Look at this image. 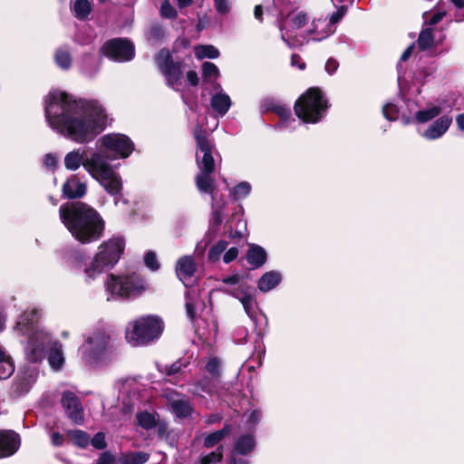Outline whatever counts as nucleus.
Returning a JSON list of instances; mask_svg holds the SVG:
<instances>
[{
    "label": "nucleus",
    "mask_w": 464,
    "mask_h": 464,
    "mask_svg": "<svg viewBox=\"0 0 464 464\" xmlns=\"http://www.w3.org/2000/svg\"><path fill=\"white\" fill-rule=\"evenodd\" d=\"M343 15L344 9L343 7H341L330 16L329 22H327V24H325V26L327 27L325 33L321 36H316L315 40L322 41L323 39L334 34L335 31L334 24L338 23L343 18Z\"/></svg>",
    "instance_id": "obj_38"
},
{
    "label": "nucleus",
    "mask_w": 464,
    "mask_h": 464,
    "mask_svg": "<svg viewBox=\"0 0 464 464\" xmlns=\"http://www.w3.org/2000/svg\"><path fill=\"white\" fill-rule=\"evenodd\" d=\"M256 445L255 431L250 430L248 433L242 434L235 440L232 453L241 456L248 455L254 451Z\"/></svg>",
    "instance_id": "obj_22"
},
{
    "label": "nucleus",
    "mask_w": 464,
    "mask_h": 464,
    "mask_svg": "<svg viewBox=\"0 0 464 464\" xmlns=\"http://www.w3.org/2000/svg\"><path fill=\"white\" fill-rule=\"evenodd\" d=\"M282 281V275L278 271H268L257 281V288L260 292L266 293L275 289Z\"/></svg>",
    "instance_id": "obj_27"
},
{
    "label": "nucleus",
    "mask_w": 464,
    "mask_h": 464,
    "mask_svg": "<svg viewBox=\"0 0 464 464\" xmlns=\"http://www.w3.org/2000/svg\"><path fill=\"white\" fill-rule=\"evenodd\" d=\"M246 259L253 268H259L266 262L267 254L262 246L251 244L246 255Z\"/></svg>",
    "instance_id": "obj_26"
},
{
    "label": "nucleus",
    "mask_w": 464,
    "mask_h": 464,
    "mask_svg": "<svg viewBox=\"0 0 464 464\" xmlns=\"http://www.w3.org/2000/svg\"><path fill=\"white\" fill-rule=\"evenodd\" d=\"M232 430L230 425H225L221 430L209 433L204 439L203 445L207 449L213 448L218 442H220L224 438L229 434Z\"/></svg>",
    "instance_id": "obj_32"
},
{
    "label": "nucleus",
    "mask_w": 464,
    "mask_h": 464,
    "mask_svg": "<svg viewBox=\"0 0 464 464\" xmlns=\"http://www.w3.org/2000/svg\"><path fill=\"white\" fill-rule=\"evenodd\" d=\"M384 117L389 121H395L398 118V107L392 103H387L382 108Z\"/></svg>",
    "instance_id": "obj_53"
},
{
    "label": "nucleus",
    "mask_w": 464,
    "mask_h": 464,
    "mask_svg": "<svg viewBox=\"0 0 464 464\" xmlns=\"http://www.w3.org/2000/svg\"><path fill=\"white\" fill-rule=\"evenodd\" d=\"M170 407L173 413L179 419L189 417L193 411L189 401L184 396L171 400Z\"/></svg>",
    "instance_id": "obj_29"
},
{
    "label": "nucleus",
    "mask_w": 464,
    "mask_h": 464,
    "mask_svg": "<svg viewBox=\"0 0 464 464\" xmlns=\"http://www.w3.org/2000/svg\"><path fill=\"white\" fill-rule=\"evenodd\" d=\"M160 14L164 18L173 19L177 16V11L168 0H165L160 7Z\"/></svg>",
    "instance_id": "obj_52"
},
{
    "label": "nucleus",
    "mask_w": 464,
    "mask_h": 464,
    "mask_svg": "<svg viewBox=\"0 0 464 464\" xmlns=\"http://www.w3.org/2000/svg\"><path fill=\"white\" fill-rule=\"evenodd\" d=\"M251 192V185L247 181H242L230 189V195L234 200H243Z\"/></svg>",
    "instance_id": "obj_40"
},
{
    "label": "nucleus",
    "mask_w": 464,
    "mask_h": 464,
    "mask_svg": "<svg viewBox=\"0 0 464 464\" xmlns=\"http://www.w3.org/2000/svg\"><path fill=\"white\" fill-rule=\"evenodd\" d=\"M21 444L20 437L13 430H0V459L14 455Z\"/></svg>",
    "instance_id": "obj_20"
},
{
    "label": "nucleus",
    "mask_w": 464,
    "mask_h": 464,
    "mask_svg": "<svg viewBox=\"0 0 464 464\" xmlns=\"http://www.w3.org/2000/svg\"><path fill=\"white\" fill-rule=\"evenodd\" d=\"M435 44V39L433 34V29L430 27L422 29L419 34L417 40V46L420 51H427L433 47Z\"/></svg>",
    "instance_id": "obj_33"
},
{
    "label": "nucleus",
    "mask_w": 464,
    "mask_h": 464,
    "mask_svg": "<svg viewBox=\"0 0 464 464\" xmlns=\"http://www.w3.org/2000/svg\"><path fill=\"white\" fill-rule=\"evenodd\" d=\"M105 56L115 62H128L134 57V45L126 39H113L102 46Z\"/></svg>",
    "instance_id": "obj_15"
},
{
    "label": "nucleus",
    "mask_w": 464,
    "mask_h": 464,
    "mask_svg": "<svg viewBox=\"0 0 464 464\" xmlns=\"http://www.w3.org/2000/svg\"><path fill=\"white\" fill-rule=\"evenodd\" d=\"M291 65L296 66L300 70H304L305 68V63L302 62L301 58L297 54H293L291 57Z\"/></svg>",
    "instance_id": "obj_63"
},
{
    "label": "nucleus",
    "mask_w": 464,
    "mask_h": 464,
    "mask_svg": "<svg viewBox=\"0 0 464 464\" xmlns=\"http://www.w3.org/2000/svg\"><path fill=\"white\" fill-rule=\"evenodd\" d=\"M211 217L209 219L212 227H218L222 223L230 224L233 228L235 222V230L230 231L229 237L234 238H241L246 230V221L240 216L242 212L241 205H212Z\"/></svg>",
    "instance_id": "obj_11"
},
{
    "label": "nucleus",
    "mask_w": 464,
    "mask_h": 464,
    "mask_svg": "<svg viewBox=\"0 0 464 464\" xmlns=\"http://www.w3.org/2000/svg\"><path fill=\"white\" fill-rule=\"evenodd\" d=\"M104 150L111 155L103 154L106 157V160H112L119 158H128L132 152L134 146L129 137L120 133H111L102 136L100 140Z\"/></svg>",
    "instance_id": "obj_13"
},
{
    "label": "nucleus",
    "mask_w": 464,
    "mask_h": 464,
    "mask_svg": "<svg viewBox=\"0 0 464 464\" xmlns=\"http://www.w3.org/2000/svg\"><path fill=\"white\" fill-rule=\"evenodd\" d=\"M90 442L93 448L97 450H104L107 447V442L105 440V434L103 432H97Z\"/></svg>",
    "instance_id": "obj_55"
},
{
    "label": "nucleus",
    "mask_w": 464,
    "mask_h": 464,
    "mask_svg": "<svg viewBox=\"0 0 464 464\" xmlns=\"http://www.w3.org/2000/svg\"><path fill=\"white\" fill-rule=\"evenodd\" d=\"M63 164L65 169L71 171H75L82 166L111 195H116L121 190V177L107 162L102 150L94 151L89 156H85L83 150H72L65 154Z\"/></svg>",
    "instance_id": "obj_3"
},
{
    "label": "nucleus",
    "mask_w": 464,
    "mask_h": 464,
    "mask_svg": "<svg viewBox=\"0 0 464 464\" xmlns=\"http://www.w3.org/2000/svg\"><path fill=\"white\" fill-rule=\"evenodd\" d=\"M158 414L155 412H149L147 411H140L137 414L136 419L138 424L144 430H151L155 428L159 419Z\"/></svg>",
    "instance_id": "obj_34"
},
{
    "label": "nucleus",
    "mask_w": 464,
    "mask_h": 464,
    "mask_svg": "<svg viewBox=\"0 0 464 464\" xmlns=\"http://www.w3.org/2000/svg\"><path fill=\"white\" fill-rule=\"evenodd\" d=\"M14 372V365L10 355L0 346V380L9 378Z\"/></svg>",
    "instance_id": "obj_30"
},
{
    "label": "nucleus",
    "mask_w": 464,
    "mask_h": 464,
    "mask_svg": "<svg viewBox=\"0 0 464 464\" xmlns=\"http://www.w3.org/2000/svg\"><path fill=\"white\" fill-rule=\"evenodd\" d=\"M246 423L249 426L250 430L255 431V427L260 422L263 418V413L260 409H253L244 414Z\"/></svg>",
    "instance_id": "obj_43"
},
{
    "label": "nucleus",
    "mask_w": 464,
    "mask_h": 464,
    "mask_svg": "<svg viewBox=\"0 0 464 464\" xmlns=\"http://www.w3.org/2000/svg\"><path fill=\"white\" fill-rule=\"evenodd\" d=\"M159 70L165 76L167 84L175 91L181 89V63L174 62L168 49H161L155 57Z\"/></svg>",
    "instance_id": "obj_12"
},
{
    "label": "nucleus",
    "mask_w": 464,
    "mask_h": 464,
    "mask_svg": "<svg viewBox=\"0 0 464 464\" xmlns=\"http://www.w3.org/2000/svg\"><path fill=\"white\" fill-rule=\"evenodd\" d=\"M213 391V384L209 378L203 377L200 380L190 384L188 392L197 395L203 396L205 393L210 394Z\"/></svg>",
    "instance_id": "obj_31"
},
{
    "label": "nucleus",
    "mask_w": 464,
    "mask_h": 464,
    "mask_svg": "<svg viewBox=\"0 0 464 464\" xmlns=\"http://www.w3.org/2000/svg\"><path fill=\"white\" fill-rule=\"evenodd\" d=\"M38 378V371L35 367H27L20 371L13 384V392L21 396L29 392Z\"/></svg>",
    "instance_id": "obj_18"
},
{
    "label": "nucleus",
    "mask_w": 464,
    "mask_h": 464,
    "mask_svg": "<svg viewBox=\"0 0 464 464\" xmlns=\"http://www.w3.org/2000/svg\"><path fill=\"white\" fill-rule=\"evenodd\" d=\"M86 184L76 178L68 179L63 187V195L70 199L82 198L86 193Z\"/></svg>",
    "instance_id": "obj_24"
},
{
    "label": "nucleus",
    "mask_w": 464,
    "mask_h": 464,
    "mask_svg": "<svg viewBox=\"0 0 464 464\" xmlns=\"http://www.w3.org/2000/svg\"><path fill=\"white\" fill-rule=\"evenodd\" d=\"M40 317V310L36 308L25 310L18 317L14 331L27 339L24 353L28 362L33 363L41 362L46 356L49 348L48 363L53 370L59 371L65 361L63 345L58 341H53L51 334L39 326Z\"/></svg>",
    "instance_id": "obj_2"
},
{
    "label": "nucleus",
    "mask_w": 464,
    "mask_h": 464,
    "mask_svg": "<svg viewBox=\"0 0 464 464\" xmlns=\"http://www.w3.org/2000/svg\"><path fill=\"white\" fill-rule=\"evenodd\" d=\"M155 428H157V435L159 439L165 440H169L170 437V430L165 421L159 420Z\"/></svg>",
    "instance_id": "obj_56"
},
{
    "label": "nucleus",
    "mask_w": 464,
    "mask_h": 464,
    "mask_svg": "<svg viewBox=\"0 0 464 464\" xmlns=\"http://www.w3.org/2000/svg\"><path fill=\"white\" fill-rule=\"evenodd\" d=\"M63 262L72 269H79L85 259L84 254L73 247H65L61 251Z\"/></svg>",
    "instance_id": "obj_25"
},
{
    "label": "nucleus",
    "mask_w": 464,
    "mask_h": 464,
    "mask_svg": "<svg viewBox=\"0 0 464 464\" xmlns=\"http://www.w3.org/2000/svg\"><path fill=\"white\" fill-rule=\"evenodd\" d=\"M111 333L107 326L93 327L84 335V342L79 347L82 362L90 369H100L111 362L110 352Z\"/></svg>",
    "instance_id": "obj_6"
},
{
    "label": "nucleus",
    "mask_w": 464,
    "mask_h": 464,
    "mask_svg": "<svg viewBox=\"0 0 464 464\" xmlns=\"http://www.w3.org/2000/svg\"><path fill=\"white\" fill-rule=\"evenodd\" d=\"M54 61L58 67L68 70L72 65V56L68 47H60L54 54Z\"/></svg>",
    "instance_id": "obj_36"
},
{
    "label": "nucleus",
    "mask_w": 464,
    "mask_h": 464,
    "mask_svg": "<svg viewBox=\"0 0 464 464\" xmlns=\"http://www.w3.org/2000/svg\"><path fill=\"white\" fill-rule=\"evenodd\" d=\"M196 264L189 256L180 257L176 265V274L180 281L187 286L194 276Z\"/></svg>",
    "instance_id": "obj_23"
},
{
    "label": "nucleus",
    "mask_w": 464,
    "mask_h": 464,
    "mask_svg": "<svg viewBox=\"0 0 464 464\" xmlns=\"http://www.w3.org/2000/svg\"><path fill=\"white\" fill-rule=\"evenodd\" d=\"M44 165L52 170H54L58 166V158L53 153H48L44 157Z\"/></svg>",
    "instance_id": "obj_58"
},
{
    "label": "nucleus",
    "mask_w": 464,
    "mask_h": 464,
    "mask_svg": "<svg viewBox=\"0 0 464 464\" xmlns=\"http://www.w3.org/2000/svg\"><path fill=\"white\" fill-rule=\"evenodd\" d=\"M68 436L80 448H86L90 444V436L87 432L80 430H68Z\"/></svg>",
    "instance_id": "obj_39"
},
{
    "label": "nucleus",
    "mask_w": 464,
    "mask_h": 464,
    "mask_svg": "<svg viewBox=\"0 0 464 464\" xmlns=\"http://www.w3.org/2000/svg\"><path fill=\"white\" fill-rule=\"evenodd\" d=\"M223 292L227 295L237 299L248 317L254 318L257 308L256 299V290L248 285H240L234 289H224Z\"/></svg>",
    "instance_id": "obj_16"
},
{
    "label": "nucleus",
    "mask_w": 464,
    "mask_h": 464,
    "mask_svg": "<svg viewBox=\"0 0 464 464\" xmlns=\"http://www.w3.org/2000/svg\"><path fill=\"white\" fill-rule=\"evenodd\" d=\"M327 101L318 88L308 89L295 104L299 119L307 123H316L325 115Z\"/></svg>",
    "instance_id": "obj_10"
},
{
    "label": "nucleus",
    "mask_w": 464,
    "mask_h": 464,
    "mask_svg": "<svg viewBox=\"0 0 464 464\" xmlns=\"http://www.w3.org/2000/svg\"><path fill=\"white\" fill-rule=\"evenodd\" d=\"M338 67V62L334 58H329L325 63L324 69L328 74L333 75L337 71Z\"/></svg>",
    "instance_id": "obj_62"
},
{
    "label": "nucleus",
    "mask_w": 464,
    "mask_h": 464,
    "mask_svg": "<svg viewBox=\"0 0 464 464\" xmlns=\"http://www.w3.org/2000/svg\"><path fill=\"white\" fill-rule=\"evenodd\" d=\"M59 214L72 236L82 244L95 242L103 235L104 220L89 205H62Z\"/></svg>",
    "instance_id": "obj_4"
},
{
    "label": "nucleus",
    "mask_w": 464,
    "mask_h": 464,
    "mask_svg": "<svg viewBox=\"0 0 464 464\" xmlns=\"http://www.w3.org/2000/svg\"><path fill=\"white\" fill-rule=\"evenodd\" d=\"M214 5L219 14H227L230 10V5L227 0H214Z\"/></svg>",
    "instance_id": "obj_61"
},
{
    "label": "nucleus",
    "mask_w": 464,
    "mask_h": 464,
    "mask_svg": "<svg viewBox=\"0 0 464 464\" xmlns=\"http://www.w3.org/2000/svg\"><path fill=\"white\" fill-rule=\"evenodd\" d=\"M202 75L206 81L211 82L218 77L219 70L213 63L205 62L202 64Z\"/></svg>",
    "instance_id": "obj_44"
},
{
    "label": "nucleus",
    "mask_w": 464,
    "mask_h": 464,
    "mask_svg": "<svg viewBox=\"0 0 464 464\" xmlns=\"http://www.w3.org/2000/svg\"><path fill=\"white\" fill-rule=\"evenodd\" d=\"M206 370L213 378L219 377V375H220V362H219V360L216 357L210 358L206 364Z\"/></svg>",
    "instance_id": "obj_50"
},
{
    "label": "nucleus",
    "mask_w": 464,
    "mask_h": 464,
    "mask_svg": "<svg viewBox=\"0 0 464 464\" xmlns=\"http://www.w3.org/2000/svg\"><path fill=\"white\" fill-rule=\"evenodd\" d=\"M150 455L142 451H134L123 454L120 462L121 464H144L149 460Z\"/></svg>",
    "instance_id": "obj_37"
},
{
    "label": "nucleus",
    "mask_w": 464,
    "mask_h": 464,
    "mask_svg": "<svg viewBox=\"0 0 464 464\" xmlns=\"http://www.w3.org/2000/svg\"><path fill=\"white\" fill-rule=\"evenodd\" d=\"M196 308L197 304L191 299L190 297V292L187 295V301H186V312L188 317L193 321L196 317Z\"/></svg>",
    "instance_id": "obj_57"
},
{
    "label": "nucleus",
    "mask_w": 464,
    "mask_h": 464,
    "mask_svg": "<svg viewBox=\"0 0 464 464\" xmlns=\"http://www.w3.org/2000/svg\"><path fill=\"white\" fill-rule=\"evenodd\" d=\"M452 123V117L450 115H442L431 122L420 136L427 140H435L441 138L450 129Z\"/></svg>",
    "instance_id": "obj_19"
},
{
    "label": "nucleus",
    "mask_w": 464,
    "mask_h": 464,
    "mask_svg": "<svg viewBox=\"0 0 464 464\" xmlns=\"http://www.w3.org/2000/svg\"><path fill=\"white\" fill-rule=\"evenodd\" d=\"M61 402L67 417L74 424L81 425L84 420V413L78 396L71 391H65L62 394Z\"/></svg>",
    "instance_id": "obj_17"
},
{
    "label": "nucleus",
    "mask_w": 464,
    "mask_h": 464,
    "mask_svg": "<svg viewBox=\"0 0 464 464\" xmlns=\"http://www.w3.org/2000/svg\"><path fill=\"white\" fill-rule=\"evenodd\" d=\"M214 90L216 93L211 97L210 105L219 117H223L229 111L232 102L229 95L223 92L219 83L215 84Z\"/></svg>",
    "instance_id": "obj_21"
},
{
    "label": "nucleus",
    "mask_w": 464,
    "mask_h": 464,
    "mask_svg": "<svg viewBox=\"0 0 464 464\" xmlns=\"http://www.w3.org/2000/svg\"><path fill=\"white\" fill-rule=\"evenodd\" d=\"M163 330L164 323L160 316L144 315L127 324L125 337L132 346H145L157 341Z\"/></svg>",
    "instance_id": "obj_9"
},
{
    "label": "nucleus",
    "mask_w": 464,
    "mask_h": 464,
    "mask_svg": "<svg viewBox=\"0 0 464 464\" xmlns=\"http://www.w3.org/2000/svg\"><path fill=\"white\" fill-rule=\"evenodd\" d=\"M97 464H117L115 457L109 451L102 452L97 459Z\"/></svg>",
    "instance_id": "obj_60"
},
{
    "label": "nucleus",
    "mask_w": 464,
    "mask_h": 464,
    "mask_svg": "<svg viewBox=\"0 0 464 464\" xmlns=\"http://www.w3.org/2000/svg\"><path fill=\"white\" fill-rule=\"evenodd\" d=\"M308 21V16L303 12L293 13L279 24L282 40L290 47L302 45L306 37L299 39L294 31L302 28Z\"/></svg>",
    "instance_id": "obj_14"
},
{
    "label": "nucleus",
    "mask_w": 464,
    "mask_h": 464,
    "mask_svg": "<svg viewBox=\"0 0 464 464\" xmlns=\"http://www.w3.org/2000/svg\"><path fill=\"white\" fill-rule=\"evenodd\" d=\"M227 242L220 240L217 244L213 245L208 251V259L211 262H217L220 259L221 255L225 253L227 248Z\"/></svg>",
    "instance_id": "obj_42"
},
{
    "label": "nucleus",
    "mask_w": 464,
    "mask_h": 464,
    "mask_svg": "<svg viewBox=\"0 0 464 464\" xmlns=\"http://www.w3.org/2000/svg\"><path fill=\"white\" fill-rule=\"evenodd\" d=\"M44 112L55 133L79 144L92 140L107 121L105 111L97 101L77 99L62 91L49 92Z\"/></svg>",
    "instance_id": "obj_1"
},
{
    "label": "nucleus",
    "mask_w": 464,
    "mask_h": 464,
    "mask_svg": "<svg viewBox=\"0 0 464 464\" xmlns=\"http://www.w3.org/2000/svg\"><path fill=\"white\" fill-rule=\"evenodd\" d=\"M445 14H446L445 11H437L434 14L424 13L423 18H424L425 24H427L429 25H435L442 20V18L445 16Z\"/></svg>",
    "instance_id": "obj_51"
},
{
    "label": "nucleus",
    "mask_w": 464,
    "mask_h": 464,
    "mask_svg": "<svg viewBox=\"0 0 464 464\" xmlns=\"http://www.w3.org/2000/svg\"><path fill=\"white\" fill-rule=\"evenodd\" d=\"M222 282L227 285V287H224L221 290L224 289H234L238 287L240 285H246V283L242 282V277L238 275H232L228 276H225L222 278Z\"/></svg>",
    "instance_id": "obj_49"
},
{
    "label": "nucleus",
    "mask_w": 464,
    "mask_h": 464,
    "mask_svg": "<svg viewBox=\"0 0 464 464\" xmlns=\"http://www.w3.org/2000/svg\"><path fill=\"white\" fill-rule=\"evenodd\" d=\"M146 35L149 41L157 42L164 37L165 30L160 24H153L148 29Z\"/></svg>",
    "instance_id": "obj_47"
},
{
    "label": "nucleus",
    "mask_w": 464,
    "mask_h": 464,
    "mask_svg": "<svg viewBox=\"0 0 464 464\" xmlns=\"http://www.w3.org/2000/svg\"><path fill=\"white\" fill-rule=\"evenodd\" d=\"M197 142L196 161L199 173L196 177L197 188L201 192L208 193L212 189V173L215 170V158L219 157L215 144L208 138V133L199 126L193 130Z\"/></svg>",
    "instance_id": "obj_8"
},
{
    "label": "nucleus",
    "mask_w": 464,
    "mask_h": 464,
    "mask_svg": "<svg viewBox=\"0 0 464 464\" xmlns=\"http://www.w3.org/2000/svg\"><path fill=\"white\" fill-rule=\"evenodd\" d=\"M441 112L442 109L440 105L430 103L426 108L417 111L412 120L418 123H426L437 118Z\"/></svg>",
    "instance_id": "obj_28"
},
{
    "label": "nucleus",
    "mask_w": 464,
    "mask_h": 464,
    "mask_svg": "<svg viewBox=\"0 0 464 464\" xmlns=\"http://www.w3.org/2000/svg\"><path fill=\"white\" fill-rule=\"evenodd\" d=\"M144 262H145L146 266L152 271H156L160 268V263L158 261L157 256L152 251H149L145 255Z\"/></svg>",
    "instance_id": "obj_54"
},
{
    "label": "nucleus",
    "mask_w": 464,
    "mask_h": 464,
    "mask_svg": "<svg viewBox=\"0 0 464 464\" xmlns=\"http://www.w3.org/2000/svg\"><path fill=\"white\" fill-rule=\"evenodd\" d=\"M195 55L198 59H216L219 56V51L213 45H198L195 47Z\"/></svg>",
    "instance_id": "obj_41"
},
{
    "label": "nucleus",
    "mask_w": 464,
    "mask_h": 464,
    "mask_svg": "<svg viewBox=\"0 0 464 464\" xmlns=\"http://www.w3.org/2000/svg\"><path fill=\"white\" fill-rule=\"evenodd\" d=\"M187 366H188L187 362H183V361L179 360V361L173 362L170 365H166L164 367V370H162V372L169 376L176 375L178 373H180L182 372V370L185 369Z\"/></svg>",
    "instance_id": "obj_48"
},
{
    "label": "nucleus",
    "mask_w": 464,
    "mask_h": 464,
    "mask_svg": "<svg viewBox=\"0 0 464 464\" xmlns=\"http://www.w3.org/2000/svg\"><path fill=\"white\" fill-rule=\"evenodd\" d=\"M238 256V248L236 246H232L228 248L227 251H225L223 255V261L225 264H229L230 262L234 261Z\"/></svg>",
    "instance_id": "obj_59"
},
{
    "label": "nucleus",
    "mask_w": 464,
    "mask_h": 464,
    "mask_svg": "<svg viewBox=\"0 0 464 464\" xmlns=\"http://www.w3.org/2000/svg\"><path fill=\"white\" fill-rule=\"evenodd\" d=\"M228 464H249V461L242 458H238L237 455L231 454L227 459Z\"/></svg>",
    "instance_id": "obj_64"
},
{
    "label": "nucleus",
    "mask_w": 464,
    "mask_h": 464,
    "mask_svg": "<svg viewBox=\"0 0 464 464\" xmlns=\"http://www.w3.org/2000/svg\"><path fill=\"white\" fill-rule=\"evenodd\" d=\"M104 288L108 301H130L141 296L149 287L142 275L126 271L107 275Z\"/></svg>",
    "instance_id": "obj_7"
},
{
    "label": "nucleus",
    "mask_w": 464,
    "mask_h": 464,
    "mask_svg": "<svg viewBox=\"0 0 464 464\" xmlns=\"http://www.w3.org/2000/svg\"><path fill=\"white\" fill-rule=\"evenodd\" d=\"M71 8L78 19H85L91 13L92 6L88 0H72Z\"/></svg>",
    "instance_id": "obj_35"
},
{
    "label": "nucleus",
    "mask_w": 464,
    "mask_h": 464,
    "mask_svg": "<svg viewBox=\"0 0 464 464\" xmlns=\"http://www.w3.org/2000/svg\"><path fill=\"white\" fill-rule=\"evenodd\" d=\"M125 241L122 237L113 236L103 241L97 248L92 258L82 268L83 281L92 284L100 276L113 269L124 252Z\"/></svg>",
    "instance_id": "obj_5"
},
{
    "label": "nucleus",
    "mask_w": 464,
    "mask_h": 464,
    "mask_svg": "<svg viewBox=\"0 0 464 464\" xmlns=\"http://www.w3.org/2000/svg\"><path fill=\"white\" fill-rule=\"evenodd\" d=\"M223 458V447L219 446L215 451L210 452L199 460V464H218Z\"/></svg>",
    "instance_id": "obj_46"
},
{
    "label": "nucleus",
    "mask_w": 464,
    "mask_h": 464,
    "mask_svg": "<svg viewBox=\"0 0 464 464\" xmlns=\"http://www.w3.org/2000/svg\"><path fill=\"white\" fill-rule=\"evenodd\" d=\"M327 22L322 20L314 21L312 24L313 29L308 31V35L306 36L305 41H309L310 39L316 41L315 37L323 35L327 30V27L325 26Z\"/></svg>",
    "instance_id": "obj_45"
}]
</instances>
